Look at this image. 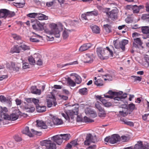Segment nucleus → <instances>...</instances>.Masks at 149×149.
Returning a JSON list of instances; mask_svg holds the SVG:
<instances>
[{"instance_id": "f257e3e1", "label": "nucleus", "mask_w": 149, "mask_h": 149, "mask_svg": "<svg viewBox=\"0 0 149 149\" xmlns=\"http://www.w3.org/2000/svg\"><path fill=\"white\" fill-rule=\"evenodd\" d=\"M50 27L51 29V31H49L47 29H45V32L48 34H49V36H47L49 38H50L49 40L52 41L54 39V37L53 36L51 37L50 35L54 34L55 36L56 37L58 38L60 37V30H62L63 28L62 25L60 24L57 25L55 24H51Z\"/></svg>"}, {"instance_id": "f03ea898", "label": "nucleus", "mask_w": 149, "mask_h": 149, "mask_svg": "<svg viewBox=\"0 0 149 149\" xmlns=\"http://www.w3.org/2000/svg\"><path fill=\"white\" fill-rule=\"evenodd\" d=\"M96 52L98 56L101 60L107 59L109 55L111 57L113 56V52L108 47H106V48L101 47L97 48Z\"/></svg>"}, {"instance_id": "7ed1b4c3", "label": "nucleus", "mask_w": 149, "mask_h": 149, "mask_svg": "<svg viewBox=\"0 0 149 149\" xmlns=\"http://www.w3.org/2000/svg\"><path fill=\"white\" fill-rule=\"evenodd\" d=\"M107 93L112 95L115 100H119L121 99H124L127 97V94L125 93L122 95L123 92L122 91L117 92L110 90Z\"/></svg>"}, {"instance_id": "20e7f679", "label": "nucleus", "mask_w": 149, "mask_h": 149, "mask_svg": "<svg viewBox=\"0 0 149 149\" xmlns=\"http://www.w3.org/2000/svg\"><path fill=\"white\" fill-rule=\"evenodd\" d=\"M121 141V138L117 134H114L111 136L107 137L104 139V141L109 142L111 144H114Z\"/></svg>"}, {"instance_id": "39448f33", "label": "nucleus", "mask_w": 149, "mask_h": 149, "mask_svg": "<svg viewBox=\"0 0 149 149\" xmlns=\"http://www.w3.org/2000/svg\"><path fill=\"white\" fill-rule=\"evenodd\" d=\"M40 145L42 146H45L47 149H56V145L52 143L50 140H46L42 141L40 142Z\"/></svg>"}, {"instance_id": "423d86ee", "label": "nucleus", "mask_w": 149, "mask_h": 149, "mask_svg": "<svg viewBox=\"0 0 149 149\" xmlns=\"http://www.w3.org/2000/svg\"><path fill=\"white\" fill-rule=\"evenodd\" d=\"M138 34L136 32L132 34V37L134 39L133 46L134 48H138V45L141 46L143 44L139 38H135L136 36H138Z\"/></svg>"}, {"instance_id": "0eeeda50", "label": "nucleus", "mask_w": 149, "mask_h": 149, "mask_svg": "<svg viewBox=\"0 0 149 149\" xmlns=\"http://www.w3.org/2000/svg\"><path fill=\"white\" fill-rule=\"evenodd\" d=\"M31 131L32 133H31L29 130V127H26L25 129L22 131L23 134L27 135L30 137H33V134H40L41 132H38L34 130L33 129H31Z\"/></svg>"}, {"instance_id": "6e6552de", "label": "nucleus", "mask_w": 149, "mask_h": 149, "mask_svg": "<svg viewBox=\"0 0 149 149\" xmlns=\"http://www.w3.org/2000/svg\"><path fill=\"white\" fill-rule=\"evenodd\" d=\"M10 64L9 63H6V66L7 68L10 70H13L15 72L19 71L20 68V66L19 65V63L16 64L15 63L11 61Z\"/></svg>"}, {"instance_id": "1a4fd4ad", "label": "nucleus", "mask_w": 149, "mask_h": 149, "mask_svg": "<svg viewBox=\"0 0 149 149\" xmlns=\"http://www.w3.org/2000/svg\"><path fill=\"white\" fill-rule=\"evenodd\" d=\"M97 141L95 136H93L91 134H87L86 140L84 141V144L86 145H89L91 143H95Z\"/></svg>"}, {"instance_id": "9d476101", "label": "nucleus", "mask_w": 149, "mask_h": 149, "mask_svg": "<svg viewBox=\"0 0 149 149\" xmlns=\"http://www.w3.org/2000/svg\"><path fill=\"white\" fill-rule=\"evenodd\" d=\"M121 108H122V110L119 112V114L125 117L131 113V111L129 110L127 105L123 104L121 105Z\"/></svg>"}, {"instance_id": "9b49d317", "label": "nucleus", "mask_w": 149, "mask_h": 149, "mask_svg": "<svg viewBox=\"0 0 149 149\" xmlns=\"http://www.w3.org/2000/svg\"><path fill=\"white\" fill-rule=\"evenodd\" d=\"M51 97H49L48 99H47V106L48 107H51L53 104L54 106H55L57 104V102L56 101V99L54 96L52 95Z\"/></svg>"}, {"instance_id": "f8f14e48", "label": "nucleus", "mask_w": 149, "mask_h": 149, "mask_svg": "<svg viewBox=\"0 0 149 149\" xmlns=\"http://www.w3.org/2000/svg\"><path fill=\"white\" fill-rule=\"evenodd\" d=\"M133 149H149V145L147 143L143 145L142 141H138Z\"/></svg>"}, {"instance_id": "ddd939ff", "label": "nucleus", "mask_w": 149, "mask_h": 149, "mask_svg": "<svg viewBox=\"0 0 149 149\" xmlns=\"http://www.w3.org/2000/svg\"><path fill=\"white\" fill-rule=\"evenodd\" d=\"M4 116H5V120H15L19 117L18 114L15 113H12L9 115L8 114L5 113Z\"/></svg>"}, {"instance_id": "4468645a", "label": "nucleus", "mask_w": 149, "mask_h": 149, "mask_svg": "<svg viewBox=\"0 0 149 149\" xmlns=\"http://www.w3.org/2000/svg\"><path fill=\"white\" fill-rule=\"evenodd\" d=\"M118 11L116 8L112 10L109 13L106 12V14L109 18H110L112 20H114L117 17Z\"/></svg>"}, {"instance_id": "2eb2a0df", "label": "nucleus", "mask_w": 149, "mask_h": 149, "mask_svg": "<svg viewBox=\"0 0 149 149\" xmlns=\"http://www.w3.org/2000/svg\"><path fill=\"white\" fill-rule=\"evenodd\" d=\"M8 111L7 108L6 107H0V122L3 121L5 120V116H4L5 113H6Z\"/></svg>"}, {"instance_id": "dca6fc26", "label": "nucleus", "mask_w": 149, "mask_h": 149, "mask_svg": "<svg viewBox=\"0 0 149 149\" xmlns=\"http://www.w3.org/2000/svg\"><path fill=\"white\" fill-rule=\"evenodd\" d=\"M61 135H57L51 137V139L56 142L57 144L60 145L62 142L63 140Z\"/></svg>"}, {"instance_id": "f3484780", "label": "nucleus", "mask_w": 149, "mask_h": 149, "mask_svg": "<svg viewBox=\"0 0 149 149\" xmlns=\"http://www.w3.org/2000/svg\"><path fill=\"white\" fill-rule=\"evenodd\" d=\"M61 115L67 120H70V116H72L74 115V113L72 110H68L67 112L65 113H62Z\"/></svg>"}, {"instance_id": "a211bd4d", "label": "nucleus", "mask_w": 149, "mask_h": 149, "mask_svg": "<svg viewBox=\"0 0 149 149\" xmlns=\"http://www.w3.org/2000/svg\"><path fill=\"white\" fill-rule=\"evenodd\" d=\"M92 45L91 43H86L83 44L80 47L79 51L80 52H83L86 51L92 46Z\"/></svg>"}, {"instance_id": "6ab92c4d", "label": "nucleus", "mask_w": 149, "mask_h": 149, "mask_svg": "<svg viewBox=\"0 0 149 149\" xmlns=\"http://www.w3.org/2000/svg\"><path fill=\"white\" fill-rule=\"evenodd\" d=\"M37 125L41 129H46L47 128L46 123L42 120H37L36 121Z\"/></svg>"}, {"instance_id": "aec40b11", "label": "nucleus", "mask_w": 149, "mask_h": 149, "mask_svg": "<svg viewBox=\"0 0 149 149\" xmlns=\"http://www.w3.org/2000/svg\"><path fill=\"white\" fill-rule=\"evenodd\" d=\"M52 119L53 124L54 125H58L63 123V121L61 119L58 118L56 117H53Z\"/></svg>"}, {"instance_id": "412c9836", "label": "nucleus", "mask_w": 149, "mask_h": 149, "mask_svg": "<svg viewBox=\"0 0 149 149\" xmlns=\"http://www.w3.org/2000/svg\"><path fill=\"white\" fill-rule=\"evenodd\" d=\"M128 43V41L126 40H123L121 42H119L120 48L123 51H125V45Z\"/></svg>"}, {"instance_id": "4be33fe9", "label": "nucleus", "mask_w": 149, "mask_h": 149, "mask_svg": "<svg viewBox=\"0 0 149 149\" xmlns=\"http://www.w3.org/2000/svg\"><path fill=\"white\" fill-rule=\"evenodd\" d=\"M31 91L32 93L38 95H40L41 93V90L37 89L36 86H32L31 87Z\"/></svg>"}, {"instance_id": "5701e85b", "label": "nucleus", "mask_w": 149, "mask_h": 149, "mask_svg": "<svg viewBox=\"0 0 149 149\" xmlns=\"http://www.w3.org/2000/svg\"><path fill=\"white\" fill-rule=\"evenodd\" d=\"M144 8V6L143 5H140L138 6L137 5H135L133 6L132 10L134 13H138L140 9Z\"/></svg>"}, {"instance_id": "b1692460", "label": "nucleus", "mask_w": 149, "mask_h": 149, "mask_svg": "<svg viewBox=\"0 0 149 149\" xmlns=\"http://www.w3.org/2000/svg\"><path fill=\"white\" fill-rule=\"evenodd\" d=\"M7 12V10L5 9H2L0 10V18L6 17Z\"/></svg>"}, {"instance_id": "393cba45", "label": "nucleus", "mask_w": 149, "mask_h": 149, "mask_svg": "<svg viewBox=\"0 0 149 149\" xmlns=\"http://www.w3.org/2000/svg\"><path fill=\"white\" fill-rule=\"evenodd\" d=\"M93 32L96 34L100 33V29L98 26L96 25H94L91 27Z\"/></svg>"}, {"instance_id": "a878e982", "label": "nucleus", "mask_w": 149, "mask_h": 149, "mask_svg": "<svg viewBox=\"0 0 149 149\" xmlns=\"http://www.w3.org/2000/svg\"><path fill=\"white\" fill-rule=\"evenodd\" d=\"M36 108L37 111L38 112H43L46 110V107L45 106H40L39 105L37 106Z\"/></svg>"}, {"instance_id": "bb28decb", "label": "nucleus", "mask_w": 149, "mask_h": 149, "mask_svg": "<svg viewBox=\"0 0 149 149\" xmlns=\"http://www.w3.org/2000/svg\"><path fill=\"white\" fill-rule=\"evenodd\" d=\"M37 18L40 20H46L48 19V17L40 13H38Z\"/></svg>"}, {"instance_id": "cd10ccee", "label": "nucleus", "mask_w": 149, "mask_h": 149, "mask_svg": "<svg viewBox=\"0 0 149 149\" xmlns=\"http://www.w3.org/2000/svg\"><path fill=\"white\" fill-rule=\"evenodd\" d=\"M93 61V59L92 58L90 57L88 55H86L85 57V60L84 62L86 63H91Z\"/></svg>"}, {"instance_id": "c85d7f7f", "label": "nucleus", "mask_w": 149, "mask_h": 149, "mask_svg": "<svg viewBox=\"0 0 149 149\" xmlns=\"http://www.w3.org/2000/svg\"><path fill=\"white\" fill-rule=\"evenodd\" d=\"M67 83L70 86L74 87L76 85V83L70 77H68L67 79Z\"/></svg>"}, {"instance_id": "c756f323", "label": "nucleus", "mask_w": 149, "mask_h": 149, "mask_svg": "<svg viewBox=\"0 0 149 149\" xmlns=\"http://www.w3.org/2000/svg\"><path fill=\"white\" fill-rule=\"evenodd\" d=\"M103 28L107 33H109L111 31V26L110 25L104 24L103 25Z\"/></svg>"}, {"instance_id": "7c9ffc66", "label": "nucleus", "mask_w": 149, "mask_h": 149, "mask_svg": "<svg viewBox=\"0 0 149 149\" xmlns=\"http://www.w3.org/2000/svg\"><path fill=\"white\" fill-rule=\"evenodd\" d=\"M60 135L63 141V140H68L71 137V136L69 134H61Z\"/></svg>"}, {"instance_id": "2f4dec72", "label": "nucleus", "mask_w": 149, "mask_h": 149, "mask_svg": "<svg viewBox=\"0 0 149 149\" xmlns=\"http://www.w3.org/2000/svg\"><path fill=\"white\" fill-rule=\"evenodd\" d=\"M85 113L86 114H93L94 117L96 116V113L94 111L92 110L91 109L89 108H87L85 110Z\"/></svg>"}, {"instance_id": "473e14b6", "label": "nucleus", "mask_w": 149, "mask_h": 149, "mask_svg": "<svg viewBox=\"0 0 149 149\" xmlns=\"http://www.w3.org/2000/svg\"><path fill=\"white\" fill-rule=\"evenodd\" d=\"M20 52V49L17 46H14L10 50V52L12 53H19Z\"/></svg>"}, {"instance_id": "72a5a7b5", "label": "nucleus", "mask_w": 149, "mask_h": 149, "mask_svg": "<svg viewBox=\"0 0 149 149\" xmlns=\"http://www.w3.org/2000/svg\"><path fill=\"white\" fill-rule=\"evenodd\" d=\"M142 32L145 34L149 33V27L148 26H142L141 27Z\"/></svg>"}, {"instance_id": "f704fd0d", "label": "nucleus", "mask_w": 149, "mask_h": 149, "mask_svg": "<svg viewBox=\"0 0 149 149\" xmlns=\"http://www.w3.org/2000/svg\"><path fill=\"white\" fill-rule=\"evenodd\" d=\"M95 84L97 86H100L103 85V82L102 80L98 79L95 81Z\"/></svg>"}, {"instance_id": "c9c22d12", "label": "nucleus", "mask_w": 149, "mask_h": 149, "mask_svg": "<svg viewBox=\"0 0 149 149\" xmlns=\"http://www.w3.org/2000/svg\"><path fill=\"white\" fill-rule=\"evenodd\" d=\"M88 90L86 88L81 89L79 90V92L80 94L82 95H86L88 93Z\"/></svg>"}, {"instance_id": "e433bc0d", "label": "nucleus", "mask_w": 149, "mask_h": 149, "mask_svg": "<svg viewBox=\"0 0 149 149\" xmlns=\"http://www.w3.org/2000/svg\"><path fill=\"white\" fill-rule=\"evenodd\" d=\"M101 106V104L99 102H97L95 104V107L99 111L101 110V109H104V108L102 107Z\"/></svg>"}, {"instance_id": "4c0bfd02", "label": "nucleus", "mask_w": 149, "mask_h": 149, "mask_svg": "<svg viewBox=\"0 0 149 149\" xmlns=\"http://www.w3.org/2000/svg\"><path fill=\"white\" fill-rule=\"evenodd\" d=\"M25 109L27 110V111L30 112H33L35 110V108L33 107H31L30 106H26L25 107Z\"/></svg>"}, {"instance_id": "58836bf2", "label": "nucleus", "mask_w": 149, "mask_h": 149, "mask_svg": "<svg viewBox=\"0 0 149 149\" xmlns=\"http://www.w3.org/2000/svg\"><path fill=\"white\" fill-rule=\"evenodd\" d=\"M15 15V13L13 11H10L7 10V12L6 17H12L14 16Z\"/></svg>"}, {"instance_id": "ea45409f", "label": "nucleus", "mask_w": 149, "mask_h": 149, "mask_svg": "<svg viewBox=\"0 0 149 149\" xmlns=\"http://www.w3.org/2000/svg\"><path fill=\"white\" fill-rule=\"evenodd\" d=\"M28 60L30 64L34 65L35 63V61L32 56H29Z\"/></svg>"}, {"instance_id": "a19ab883", "label": "nucleus", "mask_w": 149, "mask_h": 149, "mask_svg": "<svg viewBox=\"0 0 149 149\" xmlns=\"http://www.w3.org/2000/svg\"><path fill=\"white\" fill-rule=\"evenodd\" d=\"M82 81V80L80 77L78 75L75 77V82L77 84H80Z\"/></svg>"}, {"instance_id": "79ce46f5", "label": "nucleus", "mask_w": 149, "mask_h": 149, "mask_svg": "<svg viewBox=\"0 0 149 149\" xmlns=\"http://www.w3.org/2000/svg\"><path fill=\"white\" fill-rule=\"evenodd\" d=\"M63 36L64 39H66L68 38L69 36V33L68 31L66 30H65L63 33Z\"/></svg>"}, {"instance_id": "37998d69", "label": "nucleus", "mask_w": 149, "mask_h": 149, "mask_svg": "<svg viewBox=\"0 0 149 149\" xmlns=\"http://www.w3.org/2000/svg\"><path fill=\"white\" fill-rule=\"evenodd\" d=\"M100 113H98V116L100 117H104L106 115V113L104 109H101L99 111Z\"/></svg>"}, {"instance_id": "c03bdc74", "label": "nucleus", "mask_w": 149, "mask_h": 149, "mask_svg": "<svg viewBox=\"0 0 149 149\" xmlns=\"http://www.w3.org/2000/svg\"><path fill=\"white\" fill-rule=\"evenodd\" d=\"M32 102L35 105L36 107L39 105L40 101L38 99L33 98Z\"/></svg>"}, {"instance_id": "a18cd8bd", "label": "nucleus", "mask_w": 149, "mask_h": 149, "mask_svg": "<svg viewBox=\"0 0 149 149\" xmlns=\"http://www.w3.org/2000/svg\"><path fill=\"white\" fill-rule=\"evenodd\" d=\"M127 106H128V109L131 111V113L134 109L135 105L133 103H131Z\"/></svg>"}, {"instance_id": "49530a36", "label": "nucleus", "mask_w": 149, "mask_h": 149, "mask_svg": "<svg viewBox=\"0 0 149 149\" xmlns=\"http://www.w3.org/2000/svg\"><path fill=\"white\" fill-rule=\"evenodd\" d=\"M72 110L73 111L74 115H77L78 113L79 106L77 105L76 107H74Z\"/></svg>"}, {"instance_id": "de8ad7c7", "label": "nucleus", "mask_w": 149, "mask_h": 149, "mask_svg": "<svg viewBox=\"0 0 149 149\" xmlns=\"http://www.w3.org/2000/svg\"><path fill=\"white\" fill-rule=\"evenodd\" d=\"M38 15V13H30L27 15V16L31 18H37Z\"/></svg>"}, {"instance_id": "09e8293b", "label": "nucleus", "mask_w": 149, "mask_h": 149, "mask_svg": "<svg viewBox=\"0 0 149 149\" xmlns=\"http://www.w3.org/2000/svg\"><path fill=\"white\" fill-rule=\"evenodd\" d=\"M104 76L106 77V78H104V79L105 81H111L112 80V77L111 76L108 74H107L103 76Z\"/></svg>"}, {"instance_id": "8fccbe9b", "label": "nucleus", "mask_w": 149, "mask_h": 149, "mask_svg": "<svg viewBox=\"0 0 149 149\" xmlns=\"http://www.w3.org/2000/svg\"><path fill=\"white\" fill-rule=\"evenodd\" d=\"M19 47L24 50H26L30 49L29 47L25 45H20Z\"/></svg>"}, {"instance_id": "3c124183", "label": "nucleus", "mask_w": 149, "mask_h": 149, "mask_svg": "<svg viewBox=\"0 0 149 149\" xmlns=\"http://www.w3.org/2000/svg\"><path fill=\"white\" fill-rule=\"evenodd\" d=\"M84 121L86 123H89L94 122V120H93L90 119L86 116L84 117Z\"/></svg>"}, {"instance_id": "603ef678", "label": "nucleus", "mask_w": 149, "mask_h": 149, "mask_svg": "<svg viewBox=\"0 0 149 149\" xmlns=\"http://www.w3.org/2000/svg\"><path fill=\"white\" fill-rule=\"evenodd\" d=\"M8 101V99L4 96H0V101L2 102H5Z\"/></svg>"}, {"instance_id": "864d4df0", "label": "nucleus", "mask_w": 149, "mask_h": 149, "mask_svg": "<svg viewBox=\"0 0 149 149\" xmlns=\"http://www.w3.org/2000/svg\"><path fill=\"white\" fill-rule=\"evenodd\" d=\"M131 77L134 78V81H141L142 79L141 77H140L136 76H132Z\"/></svg>"}, {"instance_id": "5fc2aeb1", "label": "nucleus", "mask_w": 149, "mask_h": 149, "mask_svg": "<svg viewBox=\"0 0 149 149\" xmlns=\"http://www.w3.org/2000/svg\"><path fill=\"white\" fill-rule=\"evenodd\" d=\"M34 36H32L30 38L31 41L33 42H38L39 41V40L37 39L36 38H34Z\"/></svg>"}, {"instance_id": "6e6d98bb", "label": "nucleus", "mask_w": 149, "mask_h": 149, "mask_svg": "<svg viewBox=\"0 0 149 149\" xmlns=\"http://www.w3.org/2000/svg\"><path fill=\"white\" fill-rule=\"evenodd\" d=\"M121 138V141L122 140L123 142L127 141L129 139L128 137L125 136H122Z\"/></svg>"}, {"instance_id": "4d7b16f0", "label": "nucleus", "mask_w": 149, "mask_h": 149, "mask_svg": "<svg viewBox=\"0 0 149 149\" xmlns=\"http://www.w3.org/2000/svg\"><path fill=\"white\" fill-rule=\"evenodd\" d=\"M144 59L146 63L148 64V66L149 67V56L147 55H145Z\"/></svg>"}, {"instance_id": "13d9d810", "label": "nucleus", "mask_w": 149, "mask_h": 149, "mask_svg": "<svg viewBox=\"0 0 149 149\" xmlns=\"http://www.w3.org/2000/svg\"><path fill=\"white\" fill-rule=\"evenodd\" d=\"M78 63L77 61H75L74 62H71L69 63H66L63 65V66H65L68 65H75L78 64Z\"/></svg>"}, {"instance_id": "bf43d9fd", "label": "nucleus", "mask_w": 149, "mask_h": 149, "mask_svg": "<svg viewBox=\"0 0 149 149\" xmlns=\"http://www.w3.org/2000/svg\"><path fill=\"white\" fill-rule=\"evenodd\" d=\"M23 69H26L29 68V64L27 63H23Z\"/></svg>"}, {"instance_id": "052dcab7", "label": "nucleus", "mask_w": 149, "mask_h": 149, "mask_svg": "<svg viewBox=\"0 0 149 149\" xmlns=\"http://www.w3.org/2000/svg\"><path fill=\"white\" fill-rule=\"evenodd\" d=\"M113 43L114 46L115 48L116 49L120 48V46L119 44L118 45L117 43V41L116 40L113 41Z\"/></svg>"}, {"instance_id": "680f3d73", "label": "nucleus", "mask_w": 149, "mask_h": 149, "mask_svg": "<svg viewBox=\"0 0 149 149\" xmlns=\"http://www.w3.org/2000/svg\"><path fill=\"white\" fill-rule=\"evenodd\" d=\"M25 101L28 103L30 104L32 102L33 98H25Z\"/></svg>"}, {"instance_id": "e2e57ef3", "label": "nucleus", "mask_w": 149, "mask_h": 149, "mask_svg": "<svg viewBox=\"0 0 149 149\" xmlns=\"http://www.w3.org/2000/svg\"><path fill=\"white\" fill-rule=\"evenodd\" d=\"M8 77L7 75H3L0 73V81L2 80L3 79L7 78Z\"/></svg>"}, {"instance_id": "0e129e2a", "label": "nucleus", "mask_w": 149, "mask_h": 149, "mask_svg": "<svg viewBox=\"0 0 149 149\" xmlns=\"http://www.w3.org/2000/svg\"><path fill=\"white\" fill-rule=\"evenodd\" d=\"M142 18L143 19H146L149 18V14H144L143 15Z\"/></svg>"}, {"instance_id": "69168bd1", "label": "nucleus", "mask_w": 149, "mask_h": 149, "mask_svg": "<svg viewBox=\"0 0 149 149\" xmlns=\"http://www.w3.org/2000/svg\"><path fill=\"white\" fill-rule=\"evenodd\" d=\"M12 36L13 38L16 40H18L20 39V37L15 34H12Z\"/></svg>"}, {"instance_id": "338daca9", "label": "nucleus", "mask_w": 149, "mask_h": 149, "mask_svg": "<svg viewBox=\"0 0 149 149\" xmlns=\"http://www.w3.org/2000/svg\"><path fill=\"white\" fill-rule=\"evenodd\" d=\"M43 61L40 59H39L36 62V64L37 65L41 66L42 65Z\"/></svg>"}, {"instance_id": "774afa93", "label": "nucleus", "mask_w": 149, "mask_h": 149, "mask_svg": "<svg viewBox=\"0 0 149 149\" xmlns=\"http://www.w3.org/2000/svg\"><path fill=\"white\" fill-rule=\"evenodd\" d=\"M37 26L38 27V29H39L42 30L43 29V25L39 22L37 23Z\"/></svg>"}]
</instances>
